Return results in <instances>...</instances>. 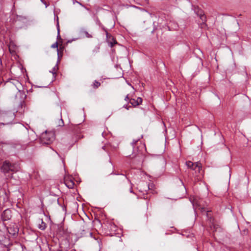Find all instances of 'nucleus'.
I'll return each mask as SVG.
<instances>
[{
	"mask_svg": "<svg viewBox=\"0 0 251 251\" xmlns=\"http://www.w3.org/2000/svg\"><path fill=\"white\" fill-rule=\"evenodd\" d=\"M60 122H61V123H59V126H63L64 122H63V120L62 119H60Z\"/></svg>",
	"mask_w": 251,
	"mask_h": 251,
	"instance_id": "nucleus-27",
	"label": "nucleus"
},
{
	"mask_svg": "<svg viewBox=\"0 0 251 251\" xmlns=\"http://www.w3.org/2000/svg\"><path fill=\"white\" fill-rule=\"evenodd\" d=\"M60 29H59V24H58V23H57V32H58V34H57V38L58 40H60L62 41V39L61 38V36L60 35Z\"/></svg>",
	"mask_w": 251,
	"mask_h": 251,
	"instance_id": "nucleus-22",
	"label": "nucleus"
},
{
	"mask_svg": "<svg viewBox=\"0 0 251 251\" xmlns=\"http://www.w3.org/2000/svg\"><path fill=\"white\" fill-rule=\"evenodd\" d=\"M146 188H147L149 190L150 189V185L149 184L146 186Z\"/></svg>",
	"mask_w": 251,
	"mask_h": 251,
	"instance_id": "nucleus-29",
	"label": "nucleus"
},
{
	"mask_svg": "<svg viewBox=\"0 0 251 251\" xmlns=\"http://www.w3.org/2000/svg\"><path fill=\"white\" fill-rule=\"evenodd\" d=\"M73 129L75 131V132H76V133H77L78 132V131H80V127H79V126H73Z\"/></svg>",
	"mask_w": 251,
	"mask_h": 251,
	"instance_id": "nucleus-24",
	"label": "nucleus"
},
{
	"mask_svg": "<svg viewBox=\"0 0 251 251\" xmlns=\"http://www.w3.org/2000/svg\"><path fill=\"white\" fill-rule=\"evenodd\" d=\"M199 166L200 167V169H199L198 168H196L195 169H194V171H195V172L196 173H198L201 174V171L202 170V166L201 165V164L200 163H199Z\"/></svg>",
	"mask_w": 251,
	"mask_h": 251,
	"instance_id": "nucleus-20",
	"label": "nucleus"
},
{
	"mask_svg": "<svg viewBox=\"0 0 251 251\" xmlns=\"http://www.w3.org/2000/svg\"><path fill=\"white\" fill-rule=\"evenodd\" d=\"M186 164L187 166V167L192 170H194L196 168H198V169H200V167L199 166V162L196 163H193L190 161H187L186 162Z\"/></svg>",
	"mask_w": 251,
	"mask_h": 251,
	"instance_id": "nucleus-10",
	"label": "nucleus"
},
{
	"mask_svg": "<svg viewBox=\"0 0 251 251\" xmlns=\"http://www.w3.org/2000/svg\"><path fill=\"white\" fill-rule=\"evenodd\" d=\"M47 227V225L46 224L43 222V220L41 219L39 221V224H38V227L42 230H44L45 229V228H46Z\"/></svg>",
	"mask_w": 251,
	"mask_h": 251,
	"instance_id": "nucleus-13",
	"label": "nucleus"
},
{
	"mask_svg": "<svg viewBox=\"0 0 251 251\" xmlns=\"http://www.w3.org/2000/svg\"><path fill=\"white\" fill-rule=\"evenodd\" d=\"M54 139V135L52 132L46 131L42 133L41 140L43 144H49Z\"/></svg>",
	"mask_w": 251,
	"mask_h": 251,
	"instance_id": "nucleus-4",
	"label": "nucleus"
},
{
	"mask_svg": "<svg viewBox=\"0 0 251 251\" xmlns=\"http://www.w3.org/2000/svg\"><path fill=\"white\" fill-rule=\"evenodd\" d=\"M89 234H90V235L92 237L93 233L92 232H90Z\"/></svg>",
	"mask_w": 251,
	"mask_h": 251,
	"instance_id": "nucleus-30",
	"label": "nucleus"
},
{
	"mask_svg": "<svg viewBox=\"0 0 251 251\" xmlns=\"http://www.w3.org/2000/svg\"><path fill=\"white\" fill-rule=\"evenodd\" d=\"M197 205H197V207L199 208V209L201 210V212H206L207 217H209V215H208V213L210 211L206 210L205 208L204 207H203L201 206V205L200 204H198Z\"/></svg>",
	"mask_w": 251,
	"mask_h": 251,
	"instance_id": "nucleus-15",
	"label": "nucleus"
},
{
	"mask_svg": "<svg viewBox=\"0 0 251 251\" xmlns=\"http://www.w3.org/2000/svg\"><path fill=\"white\" fill-rule=\"evenodd\" d=\"M64 49L65 47L63 44L62 43L59 44V47H58V49H57L58 61L60 60L61 58L63 56V53Z\"/></svg>",
	"mask_w": 251,
	"mask_h": 251,
	"instance_id": "nucleus-9",
	"label": "nucleus"
},
{
	"mask_svg": "<svg viewBox=\"0 0 251 251\" xmlns=\"http://www.w3.org/2000/svg\"><path fill=\"white\" fill-rule=\"evenodd\" d=\"M59 46V44L58 42H56L55 43L51 45V47L52 48H56L57 49Z\"/></svg>",
	"mask_w": 251,
	"mask_h": 251,
	"instance_id": "nucleus-26",
	"label": "nucleus"
},
{
	"mask_svg": "<svg viewBox=\"0 0 251 251\" xmlns=\"http://www.w3.org/2000/svg\"><path fill=\"white\" fill-rule=\"evenodd\" d=\"M106 40L110 47L112 48L114 45L117 44L118 43L116 40L114 38V37L108 32L107 30H105Z\"/></svg>",
	"mask_w": 251,
	"mask_h": 251,
	"instance_id": "nucleus-6",
	"label": "nucleus"
},
{
	"mask_svg": "<svg viewBox=\"0 0 251 251\" xmlns=\"http://www.w3.org/2000/svg\"><path fill=\"white\" fill-rule=\"evenodd\" d=\"M7 231L11 237H15L19 232V227L17 224H11L7 228Z\"/></svg>",
	"mask_w": 251,
	"mask_h": 251,
	"instance_id": "nucleus-5",
	"label": "nucleus"
},
{
	"mask_svg": "<svg viewBox=\"0 0 251 251\" xmlns=\"http://www.w3.org/2000/svg\"><path fill=\"white\" fill-rule=\"evenodd\" d=\"M129 103L131 104L133 106H137V104L136 103V100L134 99H130L129 100Z\"/></svg>",
	"mask_w": 251,
	"mask_h": 251,
	"instance_id": "nucleus-19",
	"label": "nucleus"
},
{
	"mask_svg": "<svg viewBox=\"0 0 251 251\" xmlns=\"http://www.w3.org/2000/svg\"><path fill=\"white\" fill-rule=\"evenodd\" d=\"M197 14L199 16L200 19L202 21V24L201 25H205V22L206 21V16L203 13V11L201 10L198 11L197 12Z\"/></svg>",
	"mask_w": 251,
	"mask_h": 251,
	"instance_id": "nucleus-12",
	"label": "nucleus"
},
{
	"mask_svg": "<svg viewBox=\"0 0 251 251\" xmlns=\"http://www.w3.org/2000/svg\"><path fill=\"white\" fill-rule=\"evenodd\" d=\"M1 172L4 174L9 172L15 173L18 171L19 167L15 164L11 163L8 160H5L0 167Z\"/></svg>",
	"mask_w": 251,
	"mask_h": 251,
	"instance_id": "nucleus-2",
	"label": "nucleus"
},
{
	"mask_svg": "<svg viewBox=\"0 0 251 251\" xmlns=\"http://www.w3.org/2000/svg\"><path fill=\"white\" fill-rule=\"evenodd\" d=\"M100 49V48L99 46H96L92 50L93 54L97 53L99 51Z\"/></svg>",
	"mask_w": 251,
	"mask_h": 251,
	"instance_id": "nucleus-17",
	"label": "nucleus"
},
{
	"mask_svg": "<svg viewBox=\"0 0 251 251\" xmlns=\"http://www.w3.org/2000/svg\"><path fill=\"white\" fill-rule=\"evenodd\" d=\"M124 107H125V108H126L127 109H128V107H126V106H124Z\"/></svg>",
	"mask_w": 251,
	"mask_h": 251,
	"instance_id": "nucleus-31",
	"label": "nucleus"
},
{
	"mask_svg": "<svg viewBox=\"0 0 251 251\" xmlns=\"http://www.w3.org/2000/svg\"><path fill=\"white\" fill-rule=\"evenodd\" d=\"M135 100L138 105L141 104L142 102V99L141 98L139 97Z\"/></svg>",
	"mask_w": 251,
	"mask_h": 251,
	"instance_id": "nucleus-25",
	"label": "nucleus"
},
{
	"mask_svg": "<svg viewBox=\"0 0 251 251\" xmlns=\"http://www.w3.org/2000/svg\"><path fill=\"white\" fill-rule=\"evenodd\" d=\"M82 33L84 34L87 38H92V35L89 34L87 31H83Z\"/></svg>",
	"mask_w": 251,
	"mask_h": 251,
	"instance_id": "nucleus-23",
	"label": "nucleus"
},
{
	"mask_svg": "<svg viewBox=\"0 0 251 251\" xmlns=\"http://www.w3.org/2000/svg\"><path fill=\"white\" fill-rule=\"evenodd\" d=\"M58 69V64H56L55 66L52 68V70L50 72L52 73L53 75H55L57 70Z\"/></svg>",
	"mask_w": 251,
	"mask_h": 251,
	"instance_id": "nucleus-18",
	"label": "nucleus"
},
{
	"mask_svg": "<svg viewBox=\"0 0 251 251\" xmlns=\"http://www.w3.org/2000/svg\"><path fill=\"white\" fill-rule=\"evenodd\" d=\"M57 235L60 237L65 238L68 242L71 240L72 236L74 235L73 233L68 230V229H65L63 227L58 228Z\"/></svg>",
	"mask_w": 251,
	"mask_h": 251,
	"instance_id": "nucleus-3",
	"label": "nucleus"
},
{
	"mask_svg": "<svg viewBox=\"0 0 251 251\" xmlns=\"http://www.w3.org/2000/svg\"><path fill=\"white\" fill-rule=\"evenodd\" d=\"M64 183L65 184L66 186L69 189L73 188L75 185L74 181L72 180V179L69 177L65 178Z\"/></svg>",
	"mask_w": 251,
	"mask_h": 251,
	"instance_id": "nucleus-8",
	"label": "nucleus"
},
{
	"mask_svg": "<svg viewBox=\"0 0 251 251\" xmlns=\"http://www.w3.org/2000/svg\"><path fill=\"white\" fill-rule=\"evenodd\" d=\"M136 157H138L139 158V160H142V159L143 158V153L140 151H139L137 154H135L134 153H133V154H132L131 158H136Z\"/></svg>",
	"mask_w": 251,
	"mask_h": 251,
	"instance_id": "nucleus-14",
	"label": "nucleus"
},
{
	"mask_svg": "<svg viewBox=\"0 0 251 251\" xmlns=\"http://www.w3.org/2000/svg\"><path fill=\"white\" fill-rule=\"evenodd\" d=\"M23 107H25V103L24 101H21L20 103V104L19 105L18 110L20 111V112H22L24 111L23 110L21 111V109H20V107L21 108V109H22Z\"/></svg>",
	"mask_w": 251,
	"mask_h": 251,
	"instance_id": "nucleus-21",
	"label": "nucleus"
},
{
	"mask_svg": "<svg viewBox=\"0 0 251 251\" xmlns=\"http://www.w3.org/2000/svg\"><path fill=\"white\" fill-rule=\"evenodd\" d=\"M112 180L115 183L118 184H122L123 183L124 186L126 187V188L127 189V191L130 193L133 192L131 184L125 176L123 175H117L112 178Z\"/></svg>",
	"mask_w": 251,
	"mask_h": 251,
	"instance_id": "nucleus-1",
	"label": "nucleus"
},
{
	"mask_svg": "<svg viewBox=\"0 0 251 251\" xmlns=\"http://www.w3.org/2000/svg\"><path fill=\"white\" fill-rule=\"evenodd\" d=\"M92 86L94 89H97L100 86V83L97 80H95Z\"/></svg>",
	"mask_w": 251,
	"mask_h": 251,
	"instance_id": "nucleus-16",
	"label": "nucleus"
},
{
	"mask_svg": "<svg viewBox=\"0 0 251 251\" xmlns=\"http://www.w3.org/2000/svg\"><path fill=\"white\" fill-rule=\"evenodd\" d=\"M125 100L127 101L128 100H129V96H128V95H127L126 96V97L125 99Z\"/></svg>",
	"mask_w": 251,
	"mask_h": 251,
	"instance_id": "nucleus-28",
	"label": "nucleus"
},
{
	"mask_svg": "<svg viewBox=\"0 0 251 251\" xmlns=\"http://www.w3.org/2000/svg\"><path fill=\"white\" fill-rule=\"evenodd\" d=\"M11 251H24L22 245L21 244H16L11 247Z\"/></svg>",
	"mask_w": 251,
	"mask_h": 251,
	"instance_id": "nucleus-11",
	"label": "nucleus"
},
{
	"mask_svg": "<svg viewBox=\"0 0 251 251\" xmlns=\"http://www.w3.org/2000/svg\"><path fill=\"white\" fill-rule=\"evenodd\" d=\"M12 217L11 210L9 209L5 210L2 213L1 218L2 220L4 221H7L10 220Z\"/></svg>",
	"mask_w": 251,
	"mask_h": 251,
	"instance_id": "nucleus-7",
	"label": "nucleus"
}]
</instances>
